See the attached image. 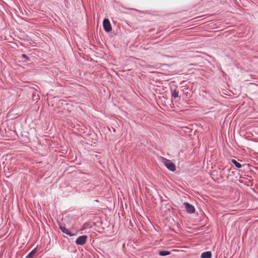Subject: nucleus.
I'll use <instances>...</instances> for the list:
<instances>
[{"label":"nucleus","instance_id":"obj_2","mask_svg":"<svg viewBox=\"0 0 258 258\" xmlns=\"http://www.w3.org/2000/svg\"><path fill=\"white\" fill-rule=\"evenodd\" d=\"M88 239V236L86 235H82L79 236L76 240V243L77 245H84L87 241V240Z\"/></svg>","mask_w":258,"mask_h":258},{"label":"nucleus","instance_id":"obj_4","mask_svg":"<svg viewBox=\"0 0 258 258\" xmlns=\"http://www.w3.org/2000/svg\"><path fill=\"white\" fill-rule=\"evenodd\" d=\"M59 228L60 229H61V231L67 234V235H69L70 236H73L75 234H73L67 228H66L64 226H59Z\"/></svg>","mask_w":258,"mask_h":258},{"label":"nucleus","instance_id":"obj_8","mask_svg":"<svg viewBox=\"0 0 258 258\" xmlns=\"http://www.w3.org/2000/svg\"><path fill=\"white\" fill-rule=\"evenodd\" d=\"M170 254V252L169 251H165V250H159V254L160 256H165L167 255H169Z\"/></svg>","mask_w":258,"mask_h":258},{"label":"nucleus","instance_id":"obj_5","mask_svg":"<svg viewBox=\"0 0 258 258\" xmlns=\"http://www.w3.org/2000/svg\"><path fill=\"white\" fill-rule=\"evenodd\" d=\"M182 208H184L185 210H195L194 206L187 202H184L183 204Z\"/></svg>","mask_w":258,"mask_h":258},{"label":"nucleus","instance_id":"obj_1","mask_svg":"<svg viewBox=\"0 0 258 258\" xmlns=\"http://www.w3.org/2000/svg\"><path fill=\"white\" fill-rule=\"evenodd\" d=\"M161 161L168 170L171 171H174L176 170L175 164L170 160L167 159L164 157H162Z\"/></svg>","mask_w":258,"mask_h":258},{"label":"nucleus","instance_id":"obj_13","mask_svg":"<svg viewBox=\"0 0 258 258\" xmlns=\"http://www.w3.org/2000/svg\"><path fill=\"white\" fill-rule=\"evenodd\" d=\"M170 206L169 205L168 207L166 208V210H170Z\"/></svg>","mask_w":258,"mask_h":258},{"label":"nucleus","instance_id":"obj_9","mask_svg":"<svg viewBox=\"0 0 258 258\" xmlns=\"http://www.w3.org/2000/svg\"><path fill=\"white\" fill-rule=\"evenodd\" d=\"M231 162L235 165V166L236 167H237V168H240L242 167L241 164L239 163V162H238L237 161H236L234 159H232Z\"/></svg>","mask_w":258,"mask_h":258},{"label":"nucleus","instance_id":"obj_6","mask_svg":"<svg viewBox=\"0 0 258 258\" xmlns=\"http://www.w3.org/2000/svg\"><path fill=\"white\" fill-rule=\"evenodd\" d=\"M212 256V253L211 251H206L202 253L201 258H211Z\"/></svg>","mask_w":258,"mask_h":258},{"label":"nucleus","instance_id":"obj_12","mask_svg":"<svg viewBox=\"0 0 258 258\" xmlns=\"http://www.w3.org/2000/svg\"><path fill=\"white\" fill-rule=\"evenodd\" d=\"M188 211V213H194V212H195V211L191 210V211Z\"/></svg>","mask_w":258,"mask_h":258},{"label":"nucleus","instance_id":"obj_7","mask_svg":"<svg viewBox=\"0 0 258 258\" xmlns=\"http://www.w3.org/2000/svg\"><path fill=\"white\" fill-rule=\"evenodd\" d=\"M171 95L172 97H174V98H178L179 100L180 99V97L178 95V91H177L176 89L174 90H171Z\"/></svg>","mask_w":258,"mask_h":258},{"label":"nucleus","instance_id":"obj_3","mask_svg":"<svg viewBox=\"0 0 258 258\" xmlns=\"http://www.w3.org/2000/svg\"><path fill=\"white\" fill-rule=\"evenodd\" d=\"M103 26L104 30L107 32H109L112 30V27L110 21L107 19H105L103 20Z\"/></svg>","mask_w":258,"mask_h":258},{"label":"nucleus","instance_id":"obj_10","mask_svg":"<svg viewBox=\"0 0 258 258\" xmlns=\"http://www.w3.org/2000/svg\"><path fill=\"white\" fill-rule=\"evenodd\" d=\"M34 253L35 252L32 251L26 256V258H33V256L34 255Z\"/></svg>","mask_w":258,"mask_h":258},{"label":"nucleus","instance_id":"obj_11","mask_svg":"<svg viewBox=\"0 0 258 258\" xmlns=\"http://www.w3.org/2000/svg\"><path fill=\"white\" fill-rule=\"evenodd\" d=\"M22 57L26 59L27 60L29 61L30 60V58L28 57L26 54H22Z\"/></svg>","mask_w":258,"mask_h":258}]
</instances>
